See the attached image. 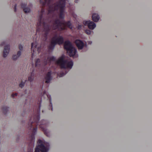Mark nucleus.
<instances>
[{
	"mask_svg": "<svg viewBox=\"0 0 152 152\" xmlns=\"http://www.w3.org/2000/svg\"><path fill=\"white\" fill-rule=\"evenodd\" d=\"M55 59L56 58L54 56L48 57L46 60H45L44 64H49L52 62H55L61 68L69 70L71 69L73 65V62L71 59L67 58L64 56L60 57L56 62L55 61Z\"/></svg>",
	"mask_w": 152,
	"mask_h": 152,
	"instance_id": "nucleus-3",
	"label": "nucleus"
},
{
	"mask_svg": "<svg viewBox=\"0 0 152 152\" xmlns=\"http://www.w3.org/2000/svg\"><path fill=\"white\" fill-rule=\"evenodd\" d=\"M17 95V93L13 94H12V97L14 98L15 96H16Z\"/></svg>",
	"mask_w": 152,
	"mask_h": 152,
	"instance_id": "nucleus-23",
	"label": "nucleus"
},
{
	"mask_svg": "<svg viewBox=\"0 0 152 152\" xmlns=\"http://www.w3.org/2000/svg\"><path fill=\"white\" fill-rule=\"evenodd\" d=\"M83 26L81 25H78L77 27V29H80Z\"/></svg>",
	"mask_w": 152,
	"mask_h": 152,
	"instance_id": "nucleus-22",
	"label": "nucleus"
},
{
	"mask_svg": "<svg viewBox=\"0 0 152 152\" xmlns=\"http://www.w3.org/2000/svg\"><path fill=\"white\" fill-rule=\"evenodd\" d=\"M64 47L67 50V54L71 57L77 58L78 56L76 49L73 47L71 43L68 40L65 42Z\"/></svg>",
	"mask_w": 152,
	"mask_h": 152,
	"instance_id": "nucleus-5",
	"label": "nucleus"
},
{
	"mask_svg": "<svg viewBox=\"0 0 152 152\" xmlns=\"http://www.w3.org/2000/svg\"><path fill=\"white\" fill-rule=\"evenodd\" d=\"M21 7L23 9L24 12L26 13L29 12L31 11V8L32 7V4H30L28 7H26V4L25 3H22Z\"/></svg>",
	"mask_w": 152,
	"mask_h": 152,
	"instance_id": "nucleus-11",
	"label": "nucleus"
},
{
	"mask_svg": "<svg viewBox=\"0 0 152 152\" xmlns=\"http://www.w3.org/2000/svg\"><path fill=\"white\" fill-rule=\"evenodd\" d=\"M46 95L48 97L49 99V102H50V106L51 107V110H53V107H52V103H51V99L50 98V96H49L46 92L45 91H44L43 92V94H42L41 95L42 96H43L44 95Z\"/></svg>",
	"mask_w": 152,
	"mask_h": 152,
	"instance_id": "nucleus-14",
	"label": "nucleus"
},
{
	"mask_svg": "<svg viewBox=\"0 0 152 152\" xmlns=\"http://www.w3.org/2000/svg\"><path fill=\"white\" fill-rule=\"evenodd\" d=\"M16 5H15L14 8V11L15 12L16 11Z\"/></svg>",
	"mask_w": 152,
	"mask_h": 152,
	"instance_id": "nucleus-27",
	"label": "nucleus"
},
{
	"mask_svg": "<svg viewBox=\"0 0 152 152\" xmlns=\"http://www.w3.org/2000/svg\"><path fill=\"white\" fill-rule=\"evenodd\" d=\"M40 106L39 105V110H38L37 114L34 117L31 118L30 122L28 124V127L31 129V133L28 140L30 141V143L32 145L34 143L35 139L34 135L36 132L37 130V128H34V125H39V127L41 128L44 131L45 134L47 136L49 137L50 135L49 131L46 128V127L48 125V121L45 120H43L39 122H38L39 118V112L40 111Z\"/></svg>",
	"mask_w": 152,
	"mask_h": 152,
	"instance_id": "nucleus-2",
	"label": "nucleus"
},
{
	"mask_svg": "<svg viewBox=\"0 0 152 152\" xmlns=\"http://www.w3.org/2000/svg\"><path fill=\"white\" fill-rule=\"evenodd\" d=\"M69 70H68V71H66L65 72V73H63V72H61L60 74L58 75V76L59 77H62L64 75H65L66 74V73L68 72Z\"/></svg>",
	"mask_w": 152,
	"mask_h": 152,
	"instance_id": "nucleus-20",
	"label": "nucleus"
},
{
	"mask_svg": "<svg viewBox=\"0 0 152 152\" xmlns=\"http://www.w3.org/2000/svg\"><path fill=\"white\" fill-rule=\"evenodd\" d=\"M75 44L79 50H83L86 48L87 43L79 39H76L75 41Z\"/></svg>",
	"mask_w": 152,
	"mask_h": 152,
	"instance_id": "nucleus-8",
	"label": "nucleus"
},
{
	"mask_svg": "<svg viewBox=\"0 0 152 152\" xmlns=\"http://www.w3.org/2000/svg\"><path fill=\"white\" fill-rule=\"evenodd\" d=\"M75 1L76 2H77V0H75Z\"/></svg>",
	"mask_w": 152,
	"mask_h": 152,
	"instance_id": "nucleus-28",
	"label": "nucleus"
},
{
	"mask_svg": "<svg viewBox=\"0 0 152 152\" xmlns=\"http://www.w3.org/2000/svg\"><path fill=\"white\" fill-rule=\"evenodd\" d=\"M50 145L48 143L44 140H39L37 142L35 152H48Z\"/></svg>",
	"mask_w": 152,
	"mask_h": 152,
	"instance_id": "nucleus-6",
	"label": "nucleus"
},
{
	"mask_svg": "<svg viewBox=\"0 0 152 152\" xmlns=\"http://www.w3.org/2000/svg\"><path fill=\"white\" fill-rule=\"evenodd\" d=\"M7 44V41H4L2 42L1 44V46L5 45L3 52V56L4 57H6L7 56L9 53L10 49V46L8 45H6Z\"/></svg>",
	"mask_w": 152,
	"mask_h": 152,
	"instance_id": "nucleus-9",
	"label": "nucleus"
},
{
	"mask_svg": "<svg viewBox=\"0 0 152 152\" xmlns=\"http://www.w3.org/2000/svg\"><path fill=\"white\" fill-rule=\"evenodd\" d=\"M35 66L38 68L41 66V62L39 59H37L35 61Z\"/></svg>",
	"mask_w": 152,
	"mask_h": 152,
	"instance_id": "nucleus-16",
	"label": "nucleus"
},
{
	"mask_svg": "<svg viewBox=\"0 0 152 152\" xmlns=\"http://www.w3.org/2000/svg\"><path fill=\"white\" fill-rule=\"evenodd\" d=\"M83 23L85 26H88V28L91 30L94 29L96 26L94 22L90 20L84 21Z\"/></svg>",
	"mask_w": 152,
	"mask_h": 152,
	"instance_id": "nucleus-10",
	"label": "nucleus"
},
{
	"mask_svg": "<svg viewBox=\"0 0 152 152\" xmlns=\"http://www.w3.org/2000/svg\"><path fill=\"white\" fill-rule=\"evenodd\" d=\"M21 52L20 51H19L16 54L13 55L12 56V59L13 60H17L19 57L21 55Z\"/></svg>",
	"mask_w": 152,
	"mask_h": 152,
	"instance_id": "nucleus-15",
	"label": "nucleus"
},
{
	"mask_svg": "<svg viewBox=\"0 0 152 152\" xmlns=\"http://www.w3.org/2000/svg\"><path fill=\"white\" fill-rule=\"evenodd\" d=\"M63 42V37L62 36L59 35L58 33H55L51 39L50 45L48 46L49 51H50L53 50L56 44H61Z\"/></svg>",
	"mask_w": 152,
	"mask_h": 152,
	"instance_id": "nucleus-4",
	"label": "nucleus"
},
{
	"mask_svg": "<svg viewBox=\"0 0 152 152\" xmlns=\"http://www.w3.org/2000/svg\"><path fill=\"white\" fill-rule=\"evenodd\" d=\"M41 49V47L40 45L38 44L37 42L35 41L31 44V50L32 52L31 57L33 58L34 53L37 50L39 53Z\"/></svg>",
	"mask_w": 152,
	"mask_h": 152,
	"instance_id": "nucleus-7",
	"label": "nucleus"
},
{
	"mask_svg": "<svg viewBox=\"0 0 152 152\" xmlns=\"http://www.w3.org/2000/svg\"><path fill=\"white\" fill-rule=\"evenodd\" d=\"M9 107L7 106H4L2 107V112L4 114H6L8 110Z\"/></svg>",
	"mask_w": 152,
	"mask_h": 152,
	"instance_id": "nucleus-18",
	"label": "nucleus"
},
{
	"mask_svg": "<svg viewBox=\"0 0 152 152\" xmlns=\"http://www.w3.org/2000/svg\"><path fill=\"white\" fill-rule=\"evenodd\" d=\"M24 85V83L22 82L19 85V86L21 88H22Z\"/></svg>",
	"mask_w": 152,
	"mask_h": 152,
	"instance_id": "nucleus-21",
	"label": "nucleus"
},
{
	"mask_svg": "<svg viewBox=\"0 0 152 152\" xmlns=\"http://www.w3.org/2000/svg\"><path fill=\"white\" fill-rule=\"evenodd\" d=\"M39 1L43 6L48 7V15H50L57 12L59 18V19H57L55 20L49 22V20H45L43 18L45 15V12L43 8L38 12L37 25L38 28L43 29L44 33V34L42 36V40L44 41L46 40L48 32L52 28L53 29H58L60 30L65 29L66 27L70 29L72 28L70 21L66 22L64 20H60L64 18V7L66 4L69 2L68 0H60L59 2L54 4H53V0H40Z\"/></svg>",
	"mask_w": 152,
	"mask_h": 152,
	"instance_id": "nucleus-1",
	"label": "nucleus"
},
{
	"mask_svg": "<svg viewBox=\"0 0 152 152\" xmlns=\"http://www.w3.org/2000/svg\"><path fill=\"white\" fill-rule=\"evenodd\" d=\"M19 49L20 50H21L23 49V47L21 45H19Z\"/></svg>",
	"mask_w": 152,
	"mask_h": 152,
	"instance_id": "nucleus-24",
	"label": "nucleus"
},
{
	"mask_svg": "<svg viewBox=\"0 0 152 152\" xmlns=\"http://www.w3.org/2000/svg\"><path fill=\"white\" fill-rule=\"evenodd\" d=\"M87 43L88 44L91 45L92 43V42L91 41H89L87 42Z\"/></svg>",
	"mask_w": 152,
	"mask_h": 152,
	"instance_id": "nucleus-25",
	"label": "nucleus"
},
{
	"mask_svg": "<svg viewBox=\"0 0 152 152\" xmlns=\"http://www.w3.org/2000/svg\"><path fill=\"white\" fill-rule=\"evenodd\" d=\"M92 18L93 21L97 22H98L99 20L100 17L98 14L94 13L92 15Z\"/></svg>",
	"mask_w": 152,
	"mask_h": 152,
	"instance_id": "nucleus-13",
	"label": "nucleus"
},
{
	"mask_svg": "<svg viewBox=\"0 0 152 152\" xmlns=\"http://www.w3.org/2000/svg\"><path fill=\"white\" fill-rule=\"evenodd\" d=\"M34 72H32L31 74L28 77V80L30 82H32L33 81L34 79Z\"/></svg>",
	"mask_w": 152,
	"mask_h": 152,
	"instance_id": "nucleus-17",
	"label": "nucleus"
},
{
	"mask_svg": "<svg viewBox=\"0 0 152 152\" xmlns=\"http://www.w3.org/2000/svg\"><path fill=\"white\" fill-rule=\"evenodd\" d=\"M85 33L88 35H90L92 32H93L92 31H90L89 29H86L85 30Z\"/></svg>",
	"mask_w": 152,
	"mask_h": 152,
	"instance_id": "nucleus-19",
	"label": "nucleus"
},
{
	"mask_svg": "<svg viewBox=\"0 0 152 152\" xmlns=\"http://www.w3.org/2000/svg\"><path fill=\"white\" fill-rule=\"evenodd\" d=\"M86 50H84V51H85Z\"/></svg>",
	"mask_w": 152,
	"mask_h": 152,
	"instance_id": "nucleus-29",
	"label": "nucleus"
},
{
	"mask_svg": "<svg viewBox=\"0 0 152 152\" xmlns=\"http://www.w3.org/2000/svg\"><path fill=\"white\" fill-rule=\"evenodd\" d=\"M51 73V71H49L46 74L45 78V83H49L50 82L52 79Z\"/></svg>",
	"mask_w": 152,
	"mask_h": 152,
	"instance_id": "nucleus-12",
	"label": "nucleus"
},
{
	"mask_svg": "<svg viewBox=\"0 0 152 152\" xmlns=\"http://www.w3.org/2000/svg\"><path fill=\"white\" fill-rule=\"evenodd\" d=\"M72 16L75 18H76L77 17V15L74 13L72 14Z\"/></svg>",
	"mask_w": 152,
	"mask_h": 152,
	"instance_id": "nucleus-26",
	"label": "nucleus"
}]
</instances>
